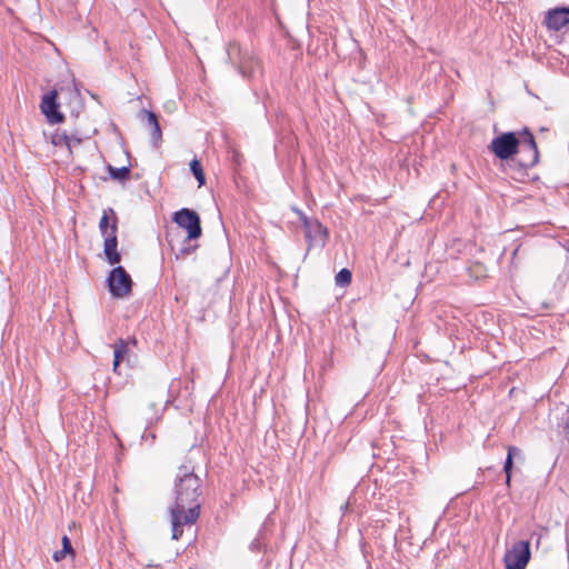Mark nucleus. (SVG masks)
Listing matches in <instances>:
<instances>
[{"label":"nucleus","mask_w":569,"mask_h":569,"mask_svg":"<svg viewBox=\"0 0 569 569\" xmlns=\"http://www.w3.org/2000/svg\"><path fill=\"white\" fill-rule=\"evenodd\" d=\"M300 221L305 229L308 250L315 247L325 248L328 239V229L318 219L309 218L306 213H300Z\"/></svg>","instance_id":"obj_6"},{"label":"nucleus","mask_w":569,"mask_h":569,"mask_svg":"<svg viewBox=\"0 0 569 569\" xmlns=\"http://www.w3.org/2000/svg\"><path fill=\"white\" fill-rule=\"evenodd\" d=\"M561 428L563 437L569 441V409L567 416L562 419Z\"/></svg>","instance_id":"obj_20"},{"label":"nucleus","mask_w":569,"mask_h":569,"mask_svg":"<svg viewBox=\"0 0 569 569\" xmlns=\"http://www.w3.org/2000/svg\"><path fill=\"white\" fill-rule=\"evenodd\" d=\"M108 288L112 297L124 298L132 290V279L121 266L113 268L107 279Z\"/></svg>","instance_id":"obj_7"},{"label":"nucleus","mask_w":569,"mask_h":569,"mask_svg":"<svg viewBox=\"0 0 569 569\" xmlns=\"http://www.w3.org/2000/svg\"><path fill=\"white\" fill-rule=\"evenodd\" d=\"M508 455L511 456V458H522V451L518 447L510 446L508 448Z\"/></svg>","instance_id":"obj_22"},{"label":"nucleus","mask_w":569,"mask_h":569,"mask_svg":"<svg viewBox=\"0 0 569 569\" xmlns=\"http://www.w3.org/2000/svg\"><path fill=\"white\" fill-rule=\"evenodd\" d=\"M80 141H81V139L76 137L74 134L68 136L66 133L56 134L53 138V143L60 144V143L64 142L68 148H71L72 144L80 143Z\"/></svg>","instance_id":"obj_14"},{"label":"nucleus","mask_w":569,"mask_h":569,"mask_svg":"<svg viewBox=\"0 0 569 569\" xmlns=\"http://www.w3.org/2000/svg\"><path fill=\"white\" fill-rule=\"evenodd\" d=\"M291 210L298 216V218L300 219V213H305L302 210H300L298 207L296 206H292L291 207Z\"/></svg>","instance_id":"obj_24"},{"label":"nucleus","mask_w":569,"mask_h":569,"mask_svg":"<svg viewBox=\"0 0 569 569\" xmlns=\"http://www.w3.org/2000/svg\"><path fill=\"white\" fill-rule=\"evenodd\" d=\"M539 161V151L533 134L528 128L521 130V142L511 163L519 171L536 166Z\"/></svg>","instance_id":"obj_3"},{"label":"nucleus","mask_w":569,"mask_h":569,"mask_svg":"<svg viewBox=\"0 0 569 569\" xmlns=\"http://www.w3.org/2000/svg\"><path fill=\"white\" fill-rule=\"evenodd\" d=\"M206 181H207V180H198V182H199V186H198V187L200 188V187L204 186V184H206Z\"/></svg>","instance_id":"obj_27"},{"label":"nucleus","mask_w":569,"mask_h":569,"mask_svg":"<svg viewBox=\"0 0 569 569\" xmlns=\"http://www.w3.org/2000/svg\"><path fill=\"white\" fill-rule=\"evenodd\" d=\"M566 545H567V552H568V557H569V536L568 535L566 537Z\"/></svg>","instance_id":"obj_26"},{"label":"nucleus","mask_w":569,"mask_h":569,"mask_svg":"<svg viewBox=\"0 0 569 569\" xmlns=\"http://www.w3.org/2000/svg\"><path fill=\"white\" fill-rule=\"evenodd\" d=\"M189 166L194 178H204L202 164L198 159H192Z\"/></svg>","instance_id":"obj_17"},{"label":"nucleus","mask_w":569,"mask_h":569,"mask_svg":"<svg viewBox=\"0 0 569 569\" xmlns=\"http://www.w3.org/2000/svg\"><path fill=\"white\" fill-rule=\"evenodd\" d=\"M67 553H73V548L70 539L67 536L62 537V549Z\"/></svg>","instance_id":"obj_21"},{"label":"nucleus","mask_w":569,"mask_h":569,"mask_svg":"<svg viewBox=\"0 0 569 569\" xmlns=\"http://www.w3.org/2000/svg\"><path fill=\"white\" fill-rule=\"evenodd\" d=\"M141 119L144 120L146 124L150 128L152 142L157 147L162 139V131L157 114L150 110L143 109L141 111Z\"/></svg>","instance_id":"obj_13"},{"label":"nucleus","mask_w":569,"mask_h":569,"mask_svg":"<svg viewBox=\"0 0 569 569\" xmlns=\"http://www.w3.org/2000/svg\"><path fill=\"white\" fill-rule=\"evenodd\" d=\"M531 558L530 542L526 540L517 541L505 555L507 569H526Z\"/></svg>","instance_id":"obj_8"},{"label":"nucleus","mask_w":569,"mask_h":569,"mask_svg":"<svg viewBox=\"0 0 569 569\" xmlns=\"http://www.w3.org/2000/svg\"><path fill=\"white\" fill-rule=\"evenodd\" d=\"M521 142V131L519 132H503L492 139L490 150L501 160H510L518 151Z\"/></svg>","instance_id":"obj_5"},{"label":"nucleus","mask_w":569,"mask_h":569,"mask_svg":"<svg viewBox=\"0 0 569 569\" xmlns=\"http://www.w3.org/2000/svg\"><path fill=\"white\" fill-rule=\"evenodd\" d=\"M109 212H110L111 214H113V216H114V211H113V209H111V208H110V209H109Z\"/></svg>","instance_id":"obj_28"},{"label":"nucleus","mask_w":569,"mask_h":569,"mask_svg":"<svg viewBox=\"0 0 569 569\" xmlns=\"http://www.w3.org/2000/svg\"><path fill=\"white\" fill-rule=\"evenodd\" d=\"M117 218L114 217L113 222L110 227V234L104 237L103 253L109 264L114 266L120 262L121 256L118 252V239H117Z\"/></svg>","instance_id":"obj_10"},{"label":"nucleus","mask_w":569,"mask_h":569,"mask_svg":"<svg viewBox=\"0 0 569 569\" xmlns=\"http://www.w3.org/2000/svg\"><path fill=\"white\" fill-rule=\"evenodd\" d=\"M110 227H111V224L109 226L108 212L103 211V214L99 222V229L103 237H107L108 234H110Z\"/></svg>","instance_id":"obj_18"},{"label":"nucleus","mask_w":569,"mask_h":569,"mask_svg":"<svg viewBox=\"0 0 569 569\" xmlns=\"http://www.w3.org/2000/svg\"><path fill=\"white\" fill-rule=\"evenodd\" d=\"M109 171L111 174V178H128L130 173V168L128 166H123L121 168H114L112 166H109Z\"/></svg>","instance_id":"obj_16"},{"label":"nucleus","mask_w":569,"mask_h":569,"mask_svg":"<svg viewBox=\"0 0 569 569\" xmlns=\"http://www.w3.org/2000/svg\"><path fill=\"white\" fill-rule=\"evenodd\" d=\"M227 54L229 61L242 77L252 78L259 72L260 63L248 48H242L239 43L233 42L228 46Z\"/></svg>","instance_id":"obj_4"},{"label":"nucleus","mask_w":569,"mask_h":569,"mask_svg":"<svg viewBox=\"0 0 569 569\" xmlns=\"http://www.w3.org/2000/svg\"><path fill=\"white\" fill-rule=\"evenodd\" d=\"M352 279V273L349 269L342 268L337 274H336V284L340 287H346L350 284Z\"/></svg>","instance_id":"obj_15"},{"label":"nucleus","mask_w":569,"mask_h":569,"mask_svg":"<svg viewBox=\"0 0 569 569\" xmlns=\"http://www.w3.org/2000/svg\"><path fill=\"white\" fill-rule=\"evenodd\" d=\"M130 342L124 339H118L113 343V371L118 372V368L122 361H130Z\"/></svg>","instance_id":"obj_12"},{"label":"nucleus","mask_w":569,"mask_h":569,"mask_svg":"<svg viewBox=\"0 0 569 569\" xmlns=\"http://www.w3.org/2000/svg\"><path fill=\"white\" fill-rule=\"evenodd\" d=\"M68 553L64 552L63 550H58L53 553L52 558L54 561H60L62 560Z\"/></svg>","instance_id":"obj_23"},{"label":"nucleus","mask_w":569,"mask_h":569,"mask_svg":"<svg viewBox=\"0 0 569 569\" xmlns=\"http://www.w3.org/2000/svg\"><path fill=\"white\" fill-rule=\"evenodd\" d=\"M569 23V8L560 7L549 10L545 17V24L549 30L559 31Z\"/></svg>","instance_id":"obj_11"},{"label":"nucleus","mask_w":569,"mask_h":569,"mask_svg":"<svg viewBox=\"0 0 569 569\" xmlns=\"http://www.w3.org/2000/svg\"><path fill=\"white\" fill-rule=\"evenodd\" d=\"M512 468H513V459L511 458L510 455H507V458H506V461H505V465H503V471L506 473V483L508 486H509L510 480H511Z\"/></svg>","instance_id":"obj_19"},{"label":"nucleus","mask_w":569,"mask_h":569,"mask_svg":"<svg viewBox=\"0 0 569 569\" xmlns=\"http://www.w3.org/2000/svg\"><path fill=\"white\" fill-rule=\"evenodd\" d=\"M200 496V478L192 468L180 466L174 480V503L170 508L173 540L182 536L183 526H191L199 518Z\"/></svg>","instance_id":"obj_1"},{"label":"nucleus","mask_w":569,"mask_h":569,"mask_svg":"<svg viewBox=\"0 0 569 569\" xmlns=\"http://www.w3.org/2000/svg\"><path fill=\"white\" fill-rule=\"evenodd\" d=\"M173 221L180 227L187 230L188 236L183 246L180 249L182 254H190L196 251L198 246H191L190 240H194L201 237L202 228L199 214L188 208H183L173 214Z\"/></svg>","instance_id":"obj_2"},{"label":"nucleus","mask_w":569,"mask_h":569,"mask_svg":"<svg viewBox=\"0 0 569 569\" xmlns=\"http://www.w3.org/2000/svg\"><path fill=\"white\" fill-rule=\"evenodd\" d=\"M124 340L130 342V348L137 346V339L134 337Z\"/></svg>","instance_id":"obj_25"},{"label":"nucleus","mask_w":569,"mask_h":569,"mask_svg":"<svg viewBox=\"0 0 569 569\" xmlns=\"http://www.w3.org/2000/svg\"><path fill=\"white\" fill-rule=\"evenodd\" d=\"M57 98L58 92L52 90L42 97L40 103V109L50 123H60L63 120V114L59 111Z\"/></svg>","instance_id":"obj_9"}]
</instances>
